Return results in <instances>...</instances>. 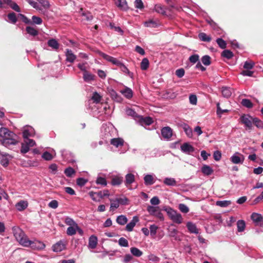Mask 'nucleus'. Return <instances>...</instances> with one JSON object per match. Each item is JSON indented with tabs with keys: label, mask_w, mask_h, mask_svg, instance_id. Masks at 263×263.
<instances>
[{
	"label": "nucleus",
	"mask_w": 263,
	"mask_h": 263,
	"mask_svg": "<svg viewBox=\"0 0 263 263\" xmlns=\"http://www.w3.org/2000/svg\"><path fill=\"white\" fill-rule=\"evenodd\" d=\"M12 231L17 242L22 246L25 247L29 244V239L25 233L17 226L12 228Z\"/></svg>",
	"instance_id": "1"
},
{
	"label": "nucleus",
	"mask_w": 263,
	"mask_h": 263,
	"mask_svg": "<svg viewBox=\"0 0 263 263\" xmlns=\"http://www.w3.org/2000/svg\"><path fill=\"white\" fill-rule=\"evenodd\" d=\"M170 218L175 223L181 224L183 221V218L181 214L171 208L166 210Z\"/></svg>",
	"instance_id": "2"
},
{
	"label": "nucleus",
	"mask_w": 263,
	"mask_h": 263,
	"mask_svg": "<svg viewBox=\"0 0 263 263\" xmlns=\"http://www.w3.org/2000/svg\"><path fill=\"white\" fill-rule=\"evenodd\" d=\"M147 211L150 215L156 217L161 220H164L163 215L158 206L149 205L147 208Z\"/></svg>",
	"instance_id": "3"
},
{
	"label": "nucleus",
	"mask_w": 263,
	"mask_h": 263,
	"mask_svg": "<svg viewBox=\"0 0 263 263\" xmlns=\"http://www.w3.org/2000/svg\"><path fill=\"white\" fill-rule=\"evenodd\" d=\"M29 244L25 247H31L34 250H43L45 248V245L42 241L37 240L33 241L29 239Z\"/></svg>",
	"instance_id": "4"
},
{
	"label": "nucleus",
	"mask_w": 263,
	"mask_h": 263,
	"mask_svg": "<svg viewBox=\"0 0 263 263\" xmlns=\"http://www.w3.org/2000/svg\"><path fill=\"white\" fill-rule=\"evenodd\" d=\"M241 122L245 124L249 129L252 128V123L253 118L249 115H243L240 117Z\"/></svg>",
	"instance_id": "5"
},
{
	"label": "nucleus",
	"mask_w": 263,
	"mask_h": 263,
	"mask_svg": "<svg viewBox=\"0 0 263 263\" xmlns=\"http://www.w3.org/2000/svg\"><path fill=\"white\" fill-rule=\"evenodd\" d=\"M110 210L114 211L115 209L119 208L120 204L121 203L122 204H126V202L127 201V198H125L124 199L122 198H117L115 200L110 199Z\"/></svg>",
	"instance_id": "6"
},
{
	"label": "nucleus",
	"mask_w": 263,
	"mask_h": 263,
	"mask_svg": "<svg viewBox=\"0 0 263 263\" xmlns=\"http://www.w3.org/2000/svg\"><path fill=\"white\" fill-rule=\"evenodd\" d=\"M233 164H242L245 160L244 156L239 152H235L230 158Z\"/></svg>",
	"instance_id": "7"
},
{
	"label": "nucleus",
	"mask_w": 263,
	"mask_h": 263,
	"mask_svg": "<svg viewBox=\"0 0 263 263\" xmlns=\"http://www.w3.org/2000/svg\"><path fill=\"white\" fill-rule=\"evenodd\" d=\"M161 133L164 139L170 140L173 136V130L169 126L164 127L161 129Z\"/></svg>",
	"instance_id": "8"
},
{
	"label": "nucleus",
	"mask_w": 263,
	"mask_h": 263,
	"mask_svg": "<svg viewBox=\"0 0 263 263\" xmlns=\"http://www.w3.org/2000/svg\"><path fill=\"white\" fill-rule=\"evenodd\" d=\"M16 138V135L14 134L13 136L6 138L5 139H3L2 144L5 146H9L11 145H15L18 142Z\"/></svg>",
	"instance_id": "9"
},
{
	"label": "nucleus",
	"mask_w": 263,
	"mask_h": 263,
	"mask_svg": "<svg viewBox=\"0 0 263 263\" xmlns=\"http://www.w3.org/2000/svg\"><path fill=\"white\" fill-rule=\"evenodd\" d=\"M34 134V129L31 126H26L24 127L23 131V137L24 138L33 137Z\"/></svg>",
	"instance_id": "10"
},
{
	"label": "nucleus",
	"mask_w": 263,
	"mask_h": 263,
	"mask_svg": "<svg viewBox=\"0 0 263 263\" xmlns=\"http://www.w3.org/2000/svg\"><path fill=\"white\" fill-rule=\"evenodd\" d=\"M251 219L256 225L263 226V217L261 214L253 213L251 215Z\"/></svg>",
	"instance_id": "11"
},
{
	"label": "nucleus",
	"mask_w": 263,
	"mask_h": 263,
	"mask_svg": "<svg viewBox=\"0 0 263 263\" xmlns=\"http://www.w3.org/2000/svg\"><path fill=\"white\" fill-rule=\"evenodd\" d=\"M181 151L186 154L190 155L195 151L194 147L189 143H184L180 147Z\"/></svg>",
	"instance_id": "12"
},
{
	"label": "nucleus",
	"mask_w": 263,
	"mask_h": 263,
	"mask_svg": "<svg viewBox=\"0 0 263 263\" xmlns=\"http://www.w3.org/2000/svg\"><path fill=\"white\" fill-rule=\"evenodd\" d=\"M66 248V243L64 240H60L52 246V250L55 252H60Z\"/></svg>",
	"instance_id": "13"
},
{
	"label": "nucleus",
	"mask_w": 263,
	"mask_h": 263,
	"mask_svg": "<svg viewBox=\"0 0 263 263\" xmlns=\"http://www.w3.org/2000/svg\"><path fill=\"white\" fill-rule=\"evenodd\" d=\"M5 5L9 6L12 9L17 12H20L21 11L20 8L17 4L11 0H3V6L4 7L3 8L5 7L4 6Z\"/></svg>",
	"instance_id": "14"
},
{
	"label": "nucleus",
	"mask_w": 263,
	"mask_h": 263,
	"mask_svg": "<svg viewBox=\"0 0 263 263\" xmlns=\"http://www.w3.org/2000/svg\"><path fill=\"white\" fill-rule=\"evenodd\" d=\"M139 221V218L137 216H134L132 220L126 224V230L128 232H131L133 230L134 228L136 223Z\"/></svg>",
	"instance_id": "15"
},
{
	"label": "nucleus",
	"mask_w": 263,
	"mask_h": 263,
	"mask_svg": "<svg viewBox=\"0 0 263 263\" xmlns=\"http://www.w3.org/2000/svg\"><path fill=\"white\" fill-rule=\"evenodd\" d=\"M14 135V133L10 132L8 128L2 127L0 129V137L5 139L6 138L10 137Z\"/></svg>",
	"instance_id": "16"
},
{
	"label": "nucleus",
	"mask_w": 263,
	"mask_h": 263,
	"mask_svg": "<svg viewBox=\"0 0 263 263\" xmlns=\"http://www.w3.org/2000/svg\"><path fill=\"white\" fill-rule=\"evenodd\" d=\"M66 61L70 63H73L76 59V55L73 54L72 50L67 49L65 52Z\"/></svg>",
	"instance_id": "17"
},
{
	"label": "nucleus",
	"mask_w": 263,
	"mask_h": 263,
	"mask_svg": "<svg viewBox=\"0 0 263 263\" xmlns=\"http://www.w3.org/2000/svg\"><path fill=\"white\" fill-rule=\"evenodd\" d=\"M114 2L120 9L123 11L127 10L128 6L126 0H114Z\"/></svg>",
	"instance_id": "18"
},
{
	"label": "nucleus",
	"mask_w": 263,
	"mask_h": 263,
	"mask_svg": "<svg viewBox=\"0 0 263 263\" xmlns=\"http://www.w3.org/2000/svg\"><path fill=\"white\" fill-rule=\"evenodd\" d=\"M101 55L104 59L112 63L114 65L118 66L119 64H120L121 62L112 57L104 53H102Z\"/></svg>",
	"instance_id": "19"
},
{
	"label": "nucleus",
	"mask_w": 263,
	"mask_h": 263,
	"mask_svg": "<svg viewBox=\"0 0 263 263\" xmlns=\"http://www.w3.org/2000/svg\"><path fill=\"white\" fill-rule=\"evenodd\" d=\"M125 185L128 187L129 185L134 183L135 181V175L132 173H128L125 175Z\"/></svg>",
	"instance_id": "20"
},
{
	"label": "nucleus",
	"mask_w": 263,
	"mask_h": 263,
	"mask_svg": "<svg viewBox=\"0 0 263 263\" xmlns=\"http://www.w3.org/2000/svg\"><path fill=\"white\" fill-rule=\"evenodd\" d=\"M186 227L191 233L198 234L199 230L196 224L192 222L189 221L186 223Z\"/></svg>",
	"instance_id": "21"
},
{
	"label": "nucleus",
	"mask_w": 263,
	"mask_h": 263,
	"mask_svg": "<svg viewBox=\"0 0 263 263\" xmlns=\"http://www.w3.org/2000/svg\"><path fill=\"white\" fill-rule=\"evenodd\" d=\"M166 8L160 4H156L154 10L158 13L165 15L166 14Z\"/></svg>",
	"instance_id": "22"
},
{
	"label": "nucleus",
	"mask_w": 263,
	"mask_h": 263,
	"mask_svg": "<svg viewBox=\"0 0 263 263\" xmlns=\"http://www.w3.org/2000/svg\"><path fill=\"white\" fill-rule=\"evenodd\" d=\"M98 243V238L95 235H91L89 238L88 248L90 249H95L96 248Z\"/></svg>",
	"instance_id": "23"
},
{
	"label": "nucleus",
	"mask_w": 263,
	"mask_h": 263,
	"mask_svg": "<svg viewBox=\"0 0 263 263\" xmlns=\"http://www.w3.org/2000/svg\"><path fill=\"white\" fill-rule=\"evenodd\" d=\"M28 203L27 201L21 200L15 204V208L18 211H22L28 206Z\"/></svg>",
	"instance_id": "24"
},
{
	"label": "nucleus",
	"mask_w": 263,
	"mask_h": 263,
	"mask_svg": "<svg viewBox=\"0 0 263 263\" xmlns=\"http://www.w3.org/2000/svg\"><path fill=\"white\" fill-rule=\"evenodd\" d=\"M138 119L140 121L142 125H149L153 122L152 118L149 117L144 118L140 116Z\"/></svg>",
	"instance_id": "25"
},
{
	"label": "nucleus",
	"mask_w": 263,
	"mask_h": 263,
	"mask_svg": "<svg viewBox=\"0 0 263 263\" xmlns=\"http://www.w3.org/2000/svg\"><path fill=\"white\" fill-rule=\"evenodd\" d=\"M144 183L146 185H151L155 183L154 176L151 174L145 175L144 177Z\"/></svg>",
	"instance_id": "26"
},
{
	"label": "nucleus",
	"mask_w": 263,
	"mask_h": 263,
	"mask_svg": "<svg viewBox=\"0 0 263 263\" xmlns=\"http://www.w3.org/2000/svg\"><path fill=\"white\" fill-rule=\"evenodd\" d=\"M120 92L127 99L132 98L133 96L132 90L127 87H126L124 89L121 90Z\"/></svg>",
	"instance_id": "27"
},
{
	"label": "nucleus",
	"mask_w": 263,
	"mask_h": 263,
	"mask_svg": "<svg viewBox=\"0 0 263 263\" xmlns=\"http://www.w3.org/2000/svg\"><path fill=\"white\" fill-rule=\"evenodd\" d=\"M123 182V177L120 176H114L111 179V184L113 186L119 185Z\"/></svg>",
	"instance_id": "28"
},
{
	"label": "nucleus",
	"mask_w": 263,
	"mask_h": 263,
	"mask_svg": "<svg viewBox=\"0 0 263 263\" xmlns=\"http://www.w3.org/2000/svg\"><path fill=\"white\" fill-rule=\"evenodd\" d=\"M95 76L89 73L88 71H85L83 73L84 81L87 83H90L95 80Z\"/></svg>",
	"instance_id": "29"
},
{
	"label": "nucleus",
	"mask_w": 263,
	"mask_h": 263,
	"mask_svg": "<svg viewBox=\"0 0 263 263\" xmlns=\"http://www.w3.org/2000/svg\"><path fill=\"white\" fill-rule=\"evenodd\" d=\"M110 143L118 147L120 146H122L124 144V140L122 138H113L110 140Z\"/></svg>",
	"instance_id": "30"
},
{
	"label": "nucleus",
	"mask_w": 263,
	"mask_h": 263,
	"mask_svg": "<svg viewBox=\"0 0 263 263\" xmlns=\"http://www.w3.org/2000/svg\"><path fill=\"white\" fill-rule=\"evenodd\" d=\"M118 66L119 67L121 70L125 74H127L130 78H133V73L129 71L127 67L121 62Z\"/></svg>",
	"instance_id": "31"
},
{
	"label": "nucleus",
	"mask_w": 263,
	"mask_h": 263,
	"mask_svg": "<svg viewBox=\"0 0 263 263\" xmlns=\"http://www.w3.org/2000/svg\"><path fill=\"white\" fill-rule=\"evenodd\" d=\"M201 172L204 175L209 176L213 173V170L208 165H203L201 168Z\"/></svg>",
	"instance_id": "32"
},
{
	"label": "nucleus",
	"mask_w": 263,
	"mask_h": 263,
	"mask_svg": "<svg viewBox=\"0 0 263 263\" xmlns=\"http://www.w3.org/2000/svg\"><path fill=\"white\" fill-rule=\"evenodd\" d=\"M221 92L222 96L225 98H229L232 93V89L228 87H222Z\"/></svg>",
	"instance_id": "33"
},
{
	"label": "nucleus",
	"mask_w": 263,
	"mask_h": 263,
	"mask_svg": "<svg viewBox=\"0 0 263 263\" xmlns=\"http://www.w3.org/2000/svg\"><path fill=\"white\" fill-rule=\"evenodd\" d=\"M127 221L128 220L127 217L123 215H119L116 218V222L121 226L125 224Z\"/></svg>",
	"instance_id": "34"
},
{
	"label": "nucleus",
	"mask_w": 263,
	"mask_h": 263,
	"mask_svg": "<svg viewBox=\"0 0 263 263\" xmlns=\"http://www.w3.org/2000/svg\"><path fill=\"white\" fill-rule=\"evenodd\" d=\"M163 183L168 186H175L177 184V182L174 178L169 177L164 178Z\"/></svg>",
	"instance_id": "35"
},
{
	"label": "nucleus",
	"mask_w": 263,
	"mask_h": 263,
	"mask_svg": "<svg viewBox=\"0 0 263 263\" xmlns=\"http://www.w3.org/2000/svg\"><path fill=\"white\" fill-rule=\"evenodd\" d=\"M237 228L238 232L244 231L246 228V223L243 220H239L237 222Z\"/></svg>",
	"instance_id": "36"
},
{
	"label": "nucleus",
	"mask_w": 263,
	"mask_h": 263,
	"mask_svg": "<svg viewBox=\"0 0 263 263\" xmlns=\"http://www.w3.org/2000/svg\"><path fill=\"white\" fill-rule=\"evenodd\" d=\"M130 251L132 254V255L138 257L141 256L143 254V252L140 249L136 247H132L130 249Z\"/></svg>",
	"instance_id": "37"
},
{
	"label": "nucleus",
	"mask_w": 263,
	"mask_h": 263,
	"mask_svg": "<svg viewBox=\"0 0 263 263\" xmlns=\"http://www.w3.org/2000/svg\"><path fill=\"white\" fill-rule=\"evenodd\" d=\"M48 45L53 49L57 50L59 47V44L55 39H50L48 41Z\"/></svg>",
	"instance_id": "38"
},
{
	"label": "nucleus",
	"mask_w": 263,
	"mask_h": 263,
	"mask_svg": "<svg viewBox=\"0 0 263 263\" xmlns=\"http://www.w3.org/2000/svg\"><path fill=\"white\" fill-rule=\"evenodd\" d=\"M8 20L7 22L12 24H15L17 22V17L15 13L11 12L9 13L8 15Z\"/></svg>",
	"instance_id": "39"
},
{
	"label": "nucleus",
	"mask_w": 263,
	"mask_h": 263,
	"mask_svg": "<svg viewBox=\"0 0 263 263\" xmlns=\"http://www.w3.org/2000/svg\"><path fill=\"white\" fill-rule=\"evenodd\" d=\"M78 224L76 225V226H71L68 227L67 231H66V234L68 236H73L75 235L77 233V229L76 228L77 227H78Z\"/></svg>",
	"instance_id": "40"
},
{
	"label": "nucleus",
	"mask_w": 263,
	"mask_h": 263,
	"mask_svg": "<svg viewBox=\"0 0 263 263\" xmlns=\"http://www.w3.org/2000/svg\"><path fill=\"white\" fill-rule=\"evenodd\" d=\"M122 261L123 263H133L134 262V257L130 254H125Z\"/></svg>",
	"instance_id": "41"
},
{
	"label": "nucleus",
	"mask_w": 263,
	"mask_h": 263,
	"mask_svg": "<svg viewBox=\"0 0 263 263\" xmlns=\"http://www.w3.org/2000/svg\"><path fill=\"white\" fill-rule=\"evenodd\" d=\"M96 183L98 185H101L102 186H105L107 185V181L106 179L101 176H98Z\"/></svg>",
	"instance_id": "42"
},
{
	"label": "nucleus",
	"mask_w": 263,
	"mask_h": 263,
	"mask_svg": "<svg viewBox=\"0 0 263 263\" xmlns=\"http://www.w3.org/2000/svg\"><path fill=\"white\" fill-rule=\"evenodd\" d=\"M27 32L32 36H36L38 34V31L33 27L27 26L26 28Z\"/></svg>",
	"instance_id": "43"
},
{
	"label": "nucleus",
	"mask_w": 263,
	"mask_h": 263,
	"mask_svg": "<svg viewBox=\"0 0 263 263\" xmlns=\"http://www.w3.org/2000/svg\"><path fill=\"white\" fill-rule=\"evenodd\" d=\"M149 61L147 58H144L141 62V69L143 70H146L149 67Z\"/></svg>",
	"instance_id": "44"
},
{
	"label": "nucleus",
	"mask_w": 263,
	"mask_h": 263,
	"mask_svg": "<svg viewBox=\"0 0 263 263\" xmlns=\"http://www.w3.org/2000/svg\"><path fill=\"white\" fill-rule=\"evenodd\" d=\"M65 223L67 226H69V227L71 226H76L78 224L76 223V222L71 218L69 217H66L64 220Z\"/></svg>",
	"instance_id": "45"
},
{
	"label": "nucleus",
	"mask_w": 263,
	"mask_h": 263,
	"mask_svg": "<svg viewBox=\"0 0 263 263\" xmlns=\"http://www.w3.org/2000/svg\"><path fill=\"white\" fill-rule=\"evenodd\" d=\"M183 130L187 137L191 138L193 136V132L192 128L187 124H184L183 126Z\"/></svg>",
	"instance_id": "46"
},
{
	"label": "nucleus",
	"mask_w": 263,
	"mask_h": 263,
	"mask_svg": "<svg viewBox=\"0 0 263 263\" xmlns=\"http://www.w3.org/2000/svg\"><path fill=\"white\" fill-rule=\"evenodd\" d=\"M126 114L129 116L133 117L136 119L138 118L140 116H138L136 112L132 108H127L126 109Z\"/></svg>",
	"instance_id": "47"
},
{
	"label": "nucleus",
	"mask_w": 263,
	"mask_h": 263,
	"mask_svg": "<svg viewBox=\"0 0 263 263\" xmlns=\"http://www.w3.org/2000/svg\"><path fill=\"white\" fill-rule=\"evenodd\" d=\"M178 209L182 213H187L189 212V207L184 203H180L178 205Z\"/></svg>",
	"instance_id": "48"
},
{
	"label": "nucleus",
	"mask_w": 263,
	"mask_h": 263,
	"mask_svg": "<svg viewBox=\"0 0 263 263\" xmlns=\"http://www.w3.org/2000/svg\"><path fill=\"white\" fill-rule=\"evenodd\" d=\"M231 202L229 200H220L217 201L216 204L220 207H227L230 205Z\"/></svg>",
	"instance_id": "49"
},
{
	"label": "nucleus",
	"mask_w": 263,
	"mask_h": 263,
	"mask_svg": "<svg viewBox=\"0 0 263 263\" xmlns=\"http://www.w3.org/2000/svg\"><path fill=\"white\" fill-rule=\"evenodd\" d=\"M169 236L171 237L174 238L175 240L178 239V237L177 236V234L178 231L176 229H171L168 231Z\"/></svg>",
	"instance_id": "50"
},
{
	"label": "nucleus",
	"mask_w": 263,
	"mask_h": 263,
	"mask_svg": "<svg viewBox=\"0 0 263 263\" xmlns=\"http://www.w3.org/2000/svg\"><path fill=\"white\" fill-rule=\"evenodd\" d=\"M101 99V96L97 92L93 93L91 97V100L95 103H98L100 102Z\"/></svg>",
	"instance_id": "51"
},
{
	"label": "nucleus",
	"mask_w": 263,
	"mask_h": 263,
	"mask_svg": "<svg viewBox=\"0 0 263 263\" xmlns=\"http://www.w3.org/2000/svg\"><path fill=\"white\" fill-rule=\"evenodd\" d=\"M221 55L228 59H230L233 57V53L229 50H224L221 53Z\"/></svg>",
	"instance_id": "52"
},
{
	"label": "nucleus",
	"mask_w": 263,
	"mask_h": 263,
	"mask_svg": "<svg viewBox=\"0 0 263 263\" xmlns=\"http://www.w3.org/2000/svg\"><path fill=\"white\" fill-rule=\"evenodd\" d=\"M202 63L205 66H209L211 64V57L208 55H205L201 58Z\"/></svg>",
	"instance_id": "53"
},
{
	"label": "nucleus",
	"mask_w": 263,
	"mask_h": 263,
	"mask_svg": "<svg viewBox=\"0 0 263 263\" xmlns=\"http://www.w3.org/2000/svg\"><path fill=\"white\" fill-rule=\"evenodd\" d=\"M119 245L122 247H128V240L124 237H121L118 240Z\"/></svg>",
	"instance_id": "54"
},
{
	"label": "nucleus",
	"mask_w": 263,
	"mask_h": 263,
	"mask_svg": "<svg viewBox=\"0 0 263 263\" xmlns=\"http://www.w3.org/2000/svg\"><path fill=\"white\" fill-rule=\"evenodd\" d=\"M253 123L259 128H263V122L257 118H254L253 119Z\"/></svg>",
	"instance_id": "55"
},
{
	"label": "nucleus",
	"mask_w": 263,
	"mask_h": 263,
	"mask_svg": "<svg viewBox=\"0 0 263 263\" xmlns=\"http://www.w3.org/2000/svg\"><path fill=\"white\" fill-rule=\"evenodd\" d=\"M76 172L74 169L71 167L66 168L64 171V173L68 177H71L75 174Z\"/></svg>",
	"instance_id": "56"
},
{
	"label": "nucleus",
	"mask_w": 263,
	"mask_h": 263,
	"mask_svg": "<svg viewBox=\"0 0 263 263\" xmlns=\"http://www.w3.org/2000/svg\"><path fill=\"white\" fill-rule=\"evenodd\" d=\"M198 36L200 40L202 41L209 42L211 40V38L205 33H200Z\"/></svg>",
	"instance_id": "57"
},
{
	"label": "nucleus",
	"mask_w": 263,
	"mask_h": 263,
	"mask_svg": "<svg viewBox=\"0 0 263 263\" xmlns=\"http://www.w3.org/2000/svg\"><path fill=\"white\" fill-rule=\"evenodd\" d=\"M42 22L43 21L41 17L33 15L32 16L31 24L40 25L42 23Z\"/></svg>",
	"instance_id": "58"
},
{
	"label": "nucleus",
	"mask_w": 263,
	"mask_h": 263,
	"mask_svg": "<svg viewBox=\"0 0 263 263\" xmlns=\"http://www.w3.org/2000/svg\"><path fill=\"white\" fill-rule=\"evenodd\" d=\"M158 23L153 20H149L144 23L145 26L147 27H156L158 26Z\"/></svg>",
	"instance_id": "59"
},
{
	"label": "nucleus",
	"mask_w": 263,
	"mask_h": 263,
	"mask_svg": "<svg viewBox=\"0 0 263 263\" xmlns=\"http://www.w3.org/2000/svg\"><path fill=\"white\" fill-rule=\"evenodd\" d=\"M81 15L83 17V20L86 21H91L93 18L92 15L89 12H82Z\"/></svg>",
	"instance_id": "60"
},
{
	"label": "nucleus",
	"mask_w": 263,
	"mask_h": 263,
	"mask_svg": "<svg viewBox=\"0 0 263 263\" xmlns=\"http://www.w3.org/2000/svg\"><path fill=\"white\" fill-rule=\"evenodd\" d=\"M89 195L92 198V199L94 201H97V198L98 197L103 198V196L102 195V192H100L99 193H94L92 192H89Z\"/></svg>",
	"instance_id": "61"
},
{
	"label": "nucleus",
	"mask_w": 263,
	"mask_h": 263,
	"mask_svg": "<svg viewBox=\"0 0 263 263\" xmlns=\"http://www.w3.org/2000/svg\"><path fill=\"white\" fill-rule=\"evenodd\" d=\"M158 227L155 224H152L149 227V232L151 235L153 237L155 236L157 233Z\"/></svg>",
	"instance_id": "62"
},
{
	"label": "nucleus",
	"mask_w": 263,
	"mask_h": 263,
	"mask_svg": "<svg viewBox=\"0 0 263 263\" xmlns=\"http://www.w3.org/2000/svg\"><path fill=\"white\" fill-rule=\"evenodd\" d=\"M241 104L243 106H245L248 108H250L253 106V104L251 101L247 99H242Z\"/></svg>",
	"instance_id": "63"
},
{
	"label": "nucleus",
	"mask_w": 263,
	"mask_h": 263,
	"mask_svg": "<svg viewBox=\"0 0 263 263\" xmlns=\"http://www.w3.org/2000/svg\"><path fill=\"white\" fill-rule=\"evenodd\" d=\"M216 42L218 46L221 48V49H224L226 48L227 44L226 42L222 40L221 38H218L216 40Z\"/></svg>",
	"instance_id": "64"
}]
</instances>
